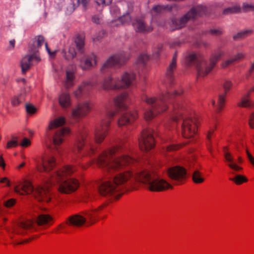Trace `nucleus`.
Returning a JSON list of instances; mask_svg holds the SVG:
<instances>
[{"label":"nucleus","mask_w":254,"mask_h":254,"mask_svg":"<svg viewBox=\"0 0 254 254\" xmlns=\"http://www.w3.org/2000/svg\"><path fill=\"white\" fill-rule=\"evenodd\" d=\"M119 20L123 24H127L130 22L131 16L128 13H127L121 16Z\"/></svg>","instance_id":"obj_43"},{"label":"nucleus","mask_w":254,"mask_h":254,"mask_svg":"<svg viewBox=\"0 0 254 254\" xmlns=\"http://www.w3.org/2000/svg\"><path fill=\"white\" fill-rule=\"evenodd\" d=\"M216 129V126L210 129L207 134V139L210 141L211 135L212 134Z\"/></svg>","instance_id":"obj_59"},{"label":"nucleus","mask_w":254,"mask_h":254,"mask_svg":"<svg viewBox=\"0 0 254 254\" xmlns=\"http://www.w3.org/2000/svg\"><path fill=\"white\" fill-rule=\"evenodd\" d=\"M128 100V96L126 93H123L117 96L114 99V103L117 110H124L127 109V103Z\"/></svg>","instance_id":"obj_26"},{"label":"nucleus","mask_w":254,"mask_h":254,"mask_svg":"<svg viewBox=\"0 0 254 254\" xmlns=\"http://www.w3.org/2000/svg\"><path fill=\"white\" fill-rule=\"evenodd\" d=\"M206 12V7L203 5H199L192 8L180 19L174 18L172 20V25L173 26L172 30L183 27L189 20L195 18L197 15L205 14Z\"/></svg>","instance_id":"obj_9"},{"label":"nucleus","mask_w":254,"mask_h":254,"mask_svg":"<svg viewBox=\"0 0 254 254\" xmlns=\"http://www.w3.org/2000/svg\"><path fill=\"white\" fill-rule=\"evenodd\" d=\"M177 55L176 52L174 54L172 61L166 70V76L169 81L170 82H172L174 78V72L177 66Z\"/></svg>","instance_id":"obj_30"},{"label":"nucleus","mask_w":254,"mask_h":254,"mask_svg":"<svg viewBox=\"0 0 254 254\" xmlns=\"http://www.w3.org/2000/svg\"><path fill=\"white\" fill-rule=\"evenodd\" d=\"M242 8L243 11L245 12H247L249 10L254 11V5L247 3H243Z\"/></svg>","instance_id":"obj_49"},{"label":"nucleus","mask_w":254,"mask_h":254,"mask_svg":"<svg viewBox=\"0 0 254 254\" xmlns=\"http://www.w3.org/2000/svg\"><path fill=\"white\" fill-rule=\"evenodd\" d=\"M22 96L23 95L22 94L14 96L11 99V104L13 106H17L19 105L22 102V100H23Z\"/></svg>","instance_id":"obj_40"},{"label":"nucleus","mask_w":254,"mask_h":254,"mask_svg":"<svg viewBox=\"0 0 254 254\" xmlns=\"http://www.w3.org/2000/svg\"><path fill=\"white\" fill-rule=\"evenodd\" d=\"M174 116L173 120L178 122L183 120L182 124V134L185 138H191L196 133L197 127V119L196 117H187L183 115L185 111L184 107L179 103H176L173 105Z\"/></svg>","instance_id":"obj_6"},{"label":"nucleus","mask_w":254,"mask_h":254,"mask_svg":"<svg viewBox=\"0 0 254 254\" xmlns=\"http://www.w3.org/2000/svg\"><path fill=\"white\" fill-rule=\"evenodd\" d=\"M222 55V51H218L211 56L207 63L200 54L191 52L186 57V61L188 65L196 67L198 77H204L210 72Z\"/></svg>","instance_id":"obj_5"},{"label":"nucleus","mask_w":254,"mask_h":254,"mask_svg":"<svg viewBox=\"0 0 254 254\" xmlns=\"http://www.w3.org/2000/svg\"><path fill=\"white\" fill-rule=\"evenodd\" d=\"M148 56L146 54H143L140 55L137 59V64L139 65H144L148 59Z\"/></svg>","instance_id":"obj_41"},{"label":"nucleus","mask_w":254,"mask_h":254,"mask_svg":"<svg viewBox=\"0 0 254 254\" xmlns=\"http://www.w3.org/2000/svg\"><path fill=\"white\" fill-rule=\"evenodd\" d=\"M245 56V55L243 53H238L236 55H235L234 57H233V58L235 60V61H237L238 60H240L242 59Z\"/></svg>","instance_id":"obj_58"},{"label":"nucleus","mask_w":254,"mask_h":254,"mask_svg":"<svg viewBox=\"0 0 254 254\" xmlns=\"http://www.w3.org/2000/svg\"><path fill=\"white\" fill-rule=\"evenodd\" d=\"M35 230V224L31 220H27L19 223L18 227L15 233L19 235H24L28 231H32Z\"/></svg>","instance_id":"obj_23"},{"label":"nucleus","mask_w":254,"mask_h":254,"mask_svg":"<svg viewBox=\"0 0 254 254\" xmlns=\"http://www.w3.org/2000/svg\"><path fill=\"white\" fill-rule=\"evenodd\" d=\"M233 85V83L230 80H226L223 84L224 93L220 94L218 95L216 112H220L225 105V96L231 89Z\"/></svg>","instance_id":"obj_16"},{"label":"nucleus","mask_w":254,"mask_h":254,"mask_svg":"<svg viewBox=\"0 0 254 254\" xmlns=\"http://www.w3.org/2000/svg\"><path fill=\"white\" fill-rule=\"evenodd\" d=\"M36 222L38 226L42 229H46L53 225L55 220L50 214H41L38 216Z\"/></svg>","instance_id":"obj_17"},{"label":"nucleus","mask_w":254,"mask_h":254,"mask_svg":"<svg viewBox=\"0 0 254 254\" xmlns=\"http://www.w3.org/2000/svg\"><path fill=\"white\" fill-rule=\"evenodd\" d=\"M45 47H46V50H47L48 53H49V54L50 56H56V51H55V52H52L51 51L50 49L49 48L47 43H45Z\"/></svg>","instance_id":"obj_60"},{"label":"nucleus","mask_w":254,"mask_h":254,"mask_svg":"<svg viewBox=\"0 0 254 254\" xmlns=\"http://www.w3.org/2000/svg\"><path fill=\"white\" fill-rule=\"evenodd\" d=\"M79 227V214L72 215L66 218L65 222L59 224L55 229L56 233L72 234L74 229Z\"/></svg>","instance_id":"obj_11"},{"label":"nucleus","mask_w":254,"mask_h":254,"mask_svg":"<svg viewBox=\"0 0 254 254\" xmlns=\"http://www.w3.org/2000/svg\"><path fill=\"white\" fill-rule=\"evenodd\" d=\"M167 174L173 183L175 185H179L185 181L187 173L185 168L177 166L169 168Z\"/></svg>","instance_id":"obj_13"},{"label":"nucleus","mask_w":254,"mask_h":254,"mask_svg":"<svg viewBox=\"0 0 254 254\" xmlns=\"http://www.w3.org/2000/svg\"><path fill=\"white\" fill-rule=\"evenodd\" d=\"M80 202H86L87 199L92 200V196L90 193L92 191V186L90 185H87L84 182H82L80 179Z\"/></svg>","instance_id":"obj_21"},{"label":"nucleus","mask_w":254,"mask_h":254,"mask_svg":"<svg viewBox=\"0 0 254 254\" xmlns=\"http://www.w3.org/2000/svg\"><path fill=\"white\" fill-rule=\"evenodd\" d=\"M0 183H2V184L5 183L6 186H7V187H10V182L9 180L8 179V178H7L6 177H4V178H2L0 180Z\"/></svg>","instance_id":"obj_57"},{"label":"nucleus","mask_w":254,"mask_h":254,"mask_svg":"<svg viewBox=\"0 0 254 254\" xmlns=\"http://www.w3.org/2000/svg\"><path fill=\"white\" fill-rule=\"evenodd\" d=\"M208 32L211 35L215 36H220L223 33L221 28L211 29Z\"/></svg>","instance_id":"obj_44"},{"label":"nucleus","mask_w":254,"mask_h":254,"mask_svg":"<svg viewBox=\"0 0 254 254\" xmlns=\"http://www.w3.org/2000/svg\"><path fill=\"white\" fill-rule=\"evenodd\" d=\"M37 39V46H36L33 43L29 44L28 51L30 55L24 57L21 62V67L22 72L25 74L30 69L34 63H39L41 59L39 55L38 49L41 47L45 42V38L42 35L36 37Z\"/></svg>","instance_id":"obj_8"},{"label":"nucleus","mask_w":254,"mask_h":254,"mask_svg":"<svg viewBox=\"0 0 254 254\" xmlns=\"http://www.w3.org/2000/svg\"><path fill=\"white\" fill-rule=\"evenodd\" d=\"M132 26L138 32H149L152 30L150 27L146 25L143 19L137 18L132 22Z\"/></svg>","instance_id":"obj_28"},{"label":"nucleus","mask_w":254,"mask_h":254,"mask_svg":"<svg viewBox=\"0 0 254 254\" xmlns=\"http://www.w3.org/2000/svg\"><path fill=\"white\" fill-rule=\"evenodd\" d=\"M94 214L88 211L80 212V226H88L94 222Z\"/></svg>","instance_id":"obj_27"},{"label":"nucleus","mask_w":254,"mask_h":254,"mask_svg":"<svg viewBox=\"0 0 254 254\" xmlns=\"http://www.w3.org/2000/svg\"><path fill=\"white\" fill-rule=\"evenodd\" d=\"M192 179L193 182L196 184H200L204 182V179L202 177V175L196 168L194 170Z\"/></svg>","instance_id":"obj_35"},{"label":"nucleus","mask_w":254,"mask_h":254,"mask_svg":"<svg viewBox=\"0 0 254 254\" xmlns=\"http://www.w3.org/2000/svg\"><path fill=\"white\" fill-rule=\"evenodd\" d=\"M137 118V114L135 111H127L122 113L118 119V126L122 127L131 124Z\"/></svg>","instance_id":"obj_18"},{"label":"nucleus","mask_w":254,"mask_h":254,"mask_svg":"<svg viewBox=\"0 0 254 254\" xmlns=\"http://www.w3.org/2000/svg\"><path fill=\"white\" fill-rule=\"evenodd\" d=\"M30 145V140L26 137L24 138L21 143H20V145L24 147H27L29 146Z\"/></svg>","instance_id":"obj_53"},{"label":"nucleus","mask_w":254,"mask_h":254,"mask_svg":"<svg viewBox=\"0 0 254 254\" xmlns=\"http://www.w3.org/2000/svg\"><path fill=\"white\" fill-rule=\"evenodd\" d=\"M56 165V159L54 156L45 155L42 159V163L37 165V168L40 172H49Z\"/></svg>","instance_id":"obj_15"},{"label":"nucleus","mask_w":254,"mask_h":254,"mask_svg":"<svg viewBox=\"0 0 254 254\" xmlns=\"http://www.w3.org/2000/svg\"><path fill=\"white\" fill-rule=\"evenodd\" d=\"M163 49V45L162 44H159L155 51H154V56L155 57H158L159 55L160 52L162 51Z\"/></svg>","instance_id":"obj_55"},{"label":"nucleus","mask_w":254,"mask_h":254,"mask_svg":"<svg viewBox=\"0 0 254 254\" xmlns=\"http://www.w3.org/2000/svg\"><path fill=\"white\" fill-rule=\"evenodd\" d=\"M139 146L142 151H148L154 145V138L153 130L149 128L144 129L141 132V136L138 138Z\"/></svg>","instance_id":"obj_14"},{"label":"nucleus","mask_w":254,"mask_h":254,"mask_svg":"<svg viewBox=\"0 0 254 254\" xmlns=\"http://www.w3.org/2000/svg\"><path fill=\"white\" fill-rule=\"evenodd\" d=\"M182 89L175 91L173 93L166 92L157 98L144 96L142 100L150 105V108L144 113V118L149 121L154 118L156 115L165 111L168 108V104L171 102L173 97L176 95H180L183 93Z\"/></svg>","instance_id":"obj_3"},{"label":"nucleus","mask_w":254,"mask_h":254,"mask_svg":"<svg viewBox=\"0 0 254 254\" xmlns=\"http://www.w3.org/2000/svg\"><path fill=\"white\" fill-rule=\"evenodd\" d=\"M254 122V113H252L249 117V122Z\"/></svg>","instance_id":"obj_64"},{"label":"nucleus","mask_w":254,"mask_h":254,"mask_svg":"<svg viewBox=\"0 0 254 254\" xmlns=\"http://www.w3.org/2000/svg\"><path fill=\"white\" fill-rule=\"evenodd\" d=\"M223 151L225 160L228 162V166L235 172L241 171L243 168L234 162V158L232 154L228 151L227 147H224Z\"/></svg>","instance_id":"obj_22"},{"label":"nucleus","mask_w":254,"mask_h":254,"mask_svg":"<svg viewBox=\"0 0 254 254\" xmlns=\"http://www.w3.org/2000/svg\"><path fill=\"white\" fill-rule=\"evenodd\" d=\"M15 191L21 195H31L39 201L47 203L52 201V196L50 190L45 187L38 186L34 188L32 182L24 179L15 187Z\"/></svg>","instance_id":"obj_4"},{"label":"nucleus","mask_w":254,"mask_h":254,"mask_svg":"<svg viewBox=\"0 0 254 254\" xmlns=\"http://www.w3.org/2000/svg\"><path fill=\"white\" fill-rule=\"evenodd\" d=\"M253 32V31L252 29H247L241 31L236 34H234L233 36V38L234 40L243 39L247 37L249 34L252 33Z\"/></svg>","instance_id":"obj_36"},{"label":"nucleus","mask_w":254,"mask_h":254,"mask_svg":"<svg viewBox=\"0 0 254 254\" xmlns=\"http://www.w3.org/2000/svg\"><path fill=\"white\" fill-rule=\"evenodd\" d=\"M0 167L3 170L5 167V163L2 156H0Z\"/></svg>","instance_id":"obj_62"},{"label":"nucleus","mask_w":254,"mask_h":254,"mask_svg":"<svg viewBox=\"0 0 254 254\" xmlns=\"http://www.w3.org/2000/svg\"><path fill=\"white\" fill-rule=\"evenodd\" d=\"M18 141L16 139V138H15V139L11 140L7 142L6 148L7 149H9L13 147H16L18 146Z\"/></svg>","instance_id":"obj_45"},{"label":"nucleus","mask_w":254,"mask_h":254,"mask_svg":"<svg viewBox=\"0 0 254 254\" xmlns=\"http://www.w3.org/2000/svg\"><path fill=\"white\" fill-rule=\"evenodd\" d=\"M128 59V55L125 52H122L112 56L102 65L100 71L102 73H105L113 66L122 65Z\"/></svg>","instance_id":"obj_12"},{"label":"nucleus","mask_w":254,"mask_h":254,"mask_svg":"<svg viewBox=\"0 0 254 254\" xmlns=\"http://www.w3.org/2000/svg\"><path fill=\"white\" fill-rule=\"evenodd\" d=\"M97 62L96 56L92 54L86 57L84 63L82 66L80 65V67L84 70H88L96 65Z\"/></svg>","instance_id":"obj_31"},{"label":"nucleus","mask_w":254,"mask_h":254,"mask_svg":"<svg viewBox=\"0 0 254 254\" xmlns=\"http://www.w3.org/2000/svg\"><path fill=\"white\" fill-rule=\"evenodd\" d=\"M26 110L27 113L30 114H34L36 111V109L35 107L31 104L26 105Z\"/></svg>","instance_id":"obj_46"},{"label":"nucleus","mask_w":254,"mask_h":254,"mask_svg":"<svg viewBox=\"0 0 254 254\" xmlns=\"http://www.w3.org/2000/svg\"><path fill=\"white\" fill-rule=\"evenodd\" d=\"M69 130L67 128H64L57 130L53 137V141L55 145H60L64 140V137L65 134H68Z\"/></svg>","instance_id":"obj_29"},{"label":"nucleus","mask_w":254,"mask_h":254,"mask_svg":"<svg viewBox=\"0 0 254 254\" xmlns=\"http://www.w3.org/2000/svg\"><path fill=\"white\" fill-rule=\"evenodd\" d=\"M235 60L233 58V57L231 58L230 59H228V60L226 61L224 63L222 64V66L223 68H225L227 66H228L229 65L235 62Z\"/></svg>","instance_id":"obj_54"},{"label":"nucleus","mask_w":254,"mask_h":254,"mask_svg":"<svg viewBox=\"0 0 254 254\" xmlns=\"http://www.w3.org/2000/svg\"><path fill=\"white\" fill-rule=\"evenodd\" d=\"M117 114V111H109L107 113L106 117L102 119L99 125L96 126L94 133V140L96 144L101 143L104 139L111 119Z\"/></svg>","instance_id":"obj_10"},{"label":"nucleus","mask_w":254,"mask_h":254,"mask_svg":"<svg viewBox=\"0 0 254 254\" xmlns=\"http://www.w3.org/2000/svg\"><path fill=\"white\" fill-rule=\"evenodd\" d=\"M123 149L120 145L114 147L103 152L98 158V166L108 176L109 179L98 184L100 195L118 198L124 189L133 187L136 182L143 183L145 188L151 191H161L172 188L170 183L153 172L144 170L133 173L129 170L123 171L124 167L133 163L135 160L128 156L118 157Z\"/></svg>","instance_id":"obj_1"},{"label":"nucleus","mask_w":254,"mask_h":254,"mask_svg":"<svg viewBox=\"0 0 254 254\" xmlns=\"http://www.w3.org/2000/svg\"><path fill=\"white\" fill-rule=\"evenodd\" d=\"M230 180L234 182L237 185H240L248 181L247 179L245 177L241 175H237L234 178H230Z\"/></svg>","instance_id":"obj_38"},{"label":"nucleus","mask_w":254,"mask_h":254,"mask_svg":"<svg viewBox=\"0 0 254 254\" xmlns=\"http://www.w3.org/2000/svg\"><path fill=\"white\" fill-rule=\"evenodd\" d=\"M112 0H96V2L98 5H102V7L111 3Z\"/></svg>","instance_id":"obj_48"},{"label":"nucleus","mask_w":254,"mask_h":254,"mask_svg":"<svg viewBox=\"0 0 254 254\" xmlns=\"http://www.w3.org/2000/svg\"><path fill=\"white\" fill-rule=\"evenodd\" d=\"M241 11L240 6H234L233 7H229L224 9L223 14L224 15H229L231 14H234L239 13Z\"/></svg>","instance_id":"obj_37"},{"label":"nucleus","mask_w":254,"mask_h":254,"mask_svg":"<svg viewBox=\"0 0 254 254\" xmlns=\"http://www.w3.org/2000/svg\"><path fill=\"white\" fill-rule=\"evenodd\" d=\"M87 135L88 131L86 130H80V150L81 149L82 145L84 146L86 145V150L88 152V154L89 155H94L96 151L97 147L93 144H87V140L86 138Z\"/></svg>","instance_id":"obj_19"},{"label":"nucleus","mask_w":254,"mask_h":254,"mask_svg":"<svg viewBox=\"0 0 254 254\" xmlns=\"http://www.w3.org/2000/svg\"><path fill=\"white\" fill-rule=\"evenodd\" d=\"M250 92H249L245 94L244 97L241 98V101L237 103V105L239 107L249 108L254 107V102L248 99L250 96Z\"/></svg>","instance_id":"obj_32"},{"label":"nucleus","mask_w":254,"mask_h":254,"mask_svg":"<svg viewBox=\"0 0 254 254\" xmlns=\"http://www.w3.org/2000/svg\"><path fill=\"white\" fill-rule=\"evenodd\" d=\"M65 119L63 117L58 118L55 120L51 121L49 124L46 132V135L48 138L50 140L52 139V133L51 132V130L63 126L65 124Z\"/></svg>","instance_id":"obj_25"},{"label":"nucleus","mask_w":254,"mask_h":254,"mask_svg":"<svg viewBox=\"0 0 254 254\" xmlns=\"http://www.w3.org/2000/svg\"><path fill=\"white\" fill-rule=\"evenodd\" d=\"M72 115L75 117L79 115V105L78 104L77 105L76 109L73 110Z\"/></svg>","instance_id":"obj_61"},{"label":"nucleus","mask_w":254,"mask_h":254,"mask_svg":"<svg viewBox=\"0 0 254 254\" xmlns=\"http://www.w3.org/2000/svg\"><path fill=\"white\" fill-rule=\"evenodd\" d=\"M59 103L63 108L68 107L70 105V98L69 93H63L59 97Z\"/></svg>","instance_id":"obj_34"},{"label":"nucleus","mask_w":254,"mask_h":254,"mask_svg":"<svg viewBox=\"0 0 254 254\" xmlns=\"http://www.w3.org/2000/svg\"><path fill=\"white\" fill-rule=\"evenodd\" d=\"M248 159L250 162L254 166V158L251 154V153H248V156H247Z\"/></svg>","instance_id":"obj_63"},{"label":"nucleus","mask_w":254,"mask_h":254,"mask_svg":"<svg viewBox=\"0 0 254 254\" xmlns=\"http://www.w3.org/2000/svg\"><path fill=\"white\" fill-rule=\"evenodd\" d=\"M92 108V104L88 100H85L80 103V118L86 116Z\"/></svg>","instance_id":"obj_33"},{"label":"nucleus","mask_w":254,"mask_h":254,"mask_svg":"<svg viewBox=\"0 0 254 254\" xmlns=\"http://www.w3.org/2000/svg\"><path fill=\"white\" fill-rule=\"evenodd\" d=\"M76 71V68L74 65H71L67 67L66 70V79L64 82L66 88H68L73 85Z\"/></svg>","instance_id":"obj_24"},{"label":"nucleus","mask_w":254,"mask_h":254,"mask_svg":"<svg viewBox=\"0 0 254 254\" xmlns=\"http://www.w3.org/2000/svg\"><path fill=\"white\" fill-rule=\"evenodd\" d=\"M135 77L134 72L126 71L122 75L121 79H114L111 76L105 78L102 82V86L105 90L127 88L133 84Z\"/></svg>","instance_id":"obj_7"},{"label":"nucleus","mask_w":254,"mask_h":254,"mask_svg":"<svg viewBox=\"0 0 254 254\" xmlns=\"http://www.w3.org/2000/svg\"><path fill=\"white\" fill-rule=\"evenodd\" d=\"M166 8V6L159 5L154 6L152 8V10L157 13H159L162 12V11H163Z\"/></svg>","instance_id":"obj_47"},{"label":"nucleus","mask_w":254,"mask_h":254,"mask_svg":"<svg viewBox=\"0 0 254 254\" xmlns=\"http://www.w3.org/2000/svg\"><path fill=\"white\" fill-rule=\"evenodd\" d=\"M181 146V144H170L166 146V149L168 151H174L180 148Z\"/></svg>","instance_id":"obj_51"},{"label":"nucleus","mask_w":254,"mask_h":254,"mask_svg":"<svg viewBox=\"0 0 254 254\" xmlns=\"http://www.w3.org/2000/svg\"><path fill=\"white\" fill-rule=\"evenodd\" d=\"M66 13L67 14H70L75 9V5L73 2L70 3L68 4L66 8Z\"/></svg>","instance_id":"obj_52"},{"label":"nucleus","mask_w":254,"mask_h":254,"mask_svg":"<svg viewBox=\"0 0 254 254\" xmlns=\"http://www.w3.org/2000/svg\"><path fill=\"white\" fill-rule=\"evenodd\" d=\"M71 165L64 166L51 175L50 182L52 185L58 184V191L62 194H68L74 191L79 187L78 181L74 178L68 179L74 172Z\"/></svg>","instance_id":"obj_2"},{"label":"nucleus","mask_w":254,"mask_h":254,"mask_svg":"<svg viewBox=\"0 0 254 254\" xmlns=\"http://www.w3.org/2000/svg\"><path fill=\"white\" fill-rule=\"evenodd\" d=\"M90 0H80V3L82 4V7L85 10L87 8Z\"/></svg>","instance_id":"obj_56"},{"label":"nucleus","mask_w":254,"mask_h":254,"mask_svg":"<svg viewBox=\"0 0 254 254\" xmlns=\"http://www.w3.org/2000/svg\"><path fill=\"white\" fill-rule=\"evenodd\" d=\"M16 200L14 198H10L4 201V205L6 207H11L15 204Z\"/></svg>","instance_id":"obj_50"},{"label":"nucleus","mask_w":254,"mask_h":254,"mask_svg":"<svg viewBox=\"0 0 254 254\" xmlns=\"http://www.w3.org/2000/svg\"><path fill=\"white\" fill-rule=\"evenodd\" d=\"M77 51H79V34L76 35L74 43L71 44L68 52L65 53L66 59L69 60L75 57Z\"/></svg>","instance_id":"obj_20"},{"label":"nucleus","mask_w":254,"mask_h":254,"mask_svg":"<svg viewBox=\"0 0 254 254\" xmlns=\"http://www.w3.org/2000/svg\"><path fill=\"white\" fill-rule=\"evenodd\" d=\"M93 86L92 83L89 81H83L82 84H80V93L82 90L88 91L91 89Z\"/></svg>","instance_id":"obj_39"},{"label":"nucleus","mask_w":254,"mask_h":254,"mask_svg":"<svg viewBox=\"0 0 254 254\" xmlns=\"http://www.w3.org/2000/svg\"><path fill=\"white\" fill-rule=\"evenodd\" d=\"M103 15L101 13L93 15L92 17V21L94 23L100 24L102 22Z\"/></svg>","instance_id":"obj_42"}]
</instances>
